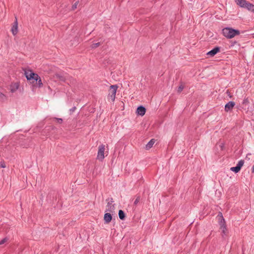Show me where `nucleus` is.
I'll use <instances>...</instances> for the list:
<instances>
[{
    "instance_id": "nucleus-5",
    "label": "nucleus",
    "mask_w": 254,
    "mask_h": 254,
    "mask_svg": "<svg viewBox=\"0 0 254 254\" xmlns=\"http://www.w3.org/2000/svg\"><path fill=\"white\" fill-rule=\"evenodd\" d=\"M24 74L28 80H30L32 79L34 80L36 75H38L37 74L33 72L30 69H28V70L24 69Z\"/></svg>"
},
{
    "instance_id": "nucleus-12",
    "label": "nucleus",
    "mask_w": 254,
    "mask_h": 254,
    "mask_svg": "<svg viewBox=\"0 0 254 254\" xmlns=\"http://www.w3.org/2000/svg\"><path fill=\"white\" fill-rule=\"evenodd\" d=\"M112 219V215L109 213H106L104 214V220L105 223H109Z\"/></svg>"
},
{
    "instance_id": "nucleus-11",
    "label": "nucleus",
    "mask_w": 254,
    "mask_h": 254,
    "mask_svg": "<svg viewBox=\"0 0 254 254\" xmlns=\"http://www.w3.org/2000/svg\"><path fill=\"white\" fill-rule=\"evenodd\" d=\"M146 112L145 108L143 106H139L137 108L136 113L141 116H143Z\"/></svg>"
},
{
    "instance_id": "nucleus-1",
    "label": "nucleus",
    "mask_w": 254,
    "mask_h": 254,
    "mask_svg": "<svg viewBox=\"0 0 254 254\" xmlns=\"http://www.w3.org/2000/svg\"><path fill=\"white\" fill-rule=\"evenodd\" d=\"M217 217L220 225V230L221 231V235L223 239H225L228 235V231L226 227L225 219L221 212L219 213Z\"/></svg>"
},
{
    "instance_id": "nucleus-14",
    "label": "nucleus",
    "mask_w": 254,
    "mask_h": 254,
    "mask_svg": "<svg viewBox=\"0 0 254 254\" xmlns=\"http://www.w3.org/2000/svg\"><path fill=\"white\" fill-rule=\"evenodd\" d=\"M113 201L111 200V202H108L107 205L106 211L112 212L114 210V206L112 204Z\"/></svg>"
},
{
    "instance_id": "nucleus-26",
    "label": "nucleus",
    "mask_w": 254,
    "mask_h": 254,
    "mask_svg": "<svg viewBox=\"0 0 254 254\" xmlns=\"http://www.w3.org/2000/svg\"><path fill=\"white\" fill-rule=\"evenodd\" d=\"M249 103V101L248 98H245L243 100V104H248Z\"/></svg>"
},
{
    "instance_id": "nucleus-20",
    "label": "nucleus",
    "mask_w": 254,
    "mask_h": 254,
    "mask_svg": "<svg viewBox=\"0 0 254 254\" xmlns=\"http://www.w3.org/2000/svg\"><path fill=\"white\" fill-rule=\"evenodd\" d=\"M78 3H79V1H77L72 5V7H71L72 10H74L76 8H77Z\"/></svg>"
},
{
    "instance_id": "nucleus-17",
    "label": "nucleus",
    "mask_w": 254,
    "mask_h": 254,
    "mask_svg": "<svg viewBox=\"0 0 254 254\" xmlns=\"http://www.w3.org/2000/svg\"><path fill=\"white\" fill-rule=\"evenodd\" d=\"M11 91L14 92L19 87V84L18 83H14L11 85Z\"/></svg>"
},
{
    "instance_id": "nucleus-22",
    "label": "nucleus",
    "mask_w": 254,
    "mask_h": 254,
    "mask_svg": "<svg viewBox=\"0 0 254 254\" xmlns=\"http://www.w3.org/2000/svg\"><path fill=\"white\" fill-rule=\"evenodd\" d=\"M140 197L139 196H138L136 197L134 202V204L135 205H136L137 204V203L139 202V201H140Z\"/></svg>"
},
{
    "instance_id": "nucleus-27",
    "label": "nucleus",
    "mask_w": 254,
    "mask_h": 254,
    "mask_svg": "<svg viewBox=\"0 0 254 254\" xmlns=\"http://www.w3.org/2000/svg\"><path fill=\"white\" fill-rule=\"evenodd\" d=\"M0 167H1V168H5V167H6V166H5V163H4V162H2V161H1V162H0Z\"/></svg>"
},
{
    "instance_id": "nucleus-10",
    "label": "nucleus",
    "mask_w": 254,
    "mask_h": 254,
    "mask_svg": "<svg viewBox=\"0 0 254 254\" xmlns=\"http://www.w3.org/2000/svg\"><path fill=\"white\" fill-rule=\"evenodd\" d=\"M235 1L238 6L243 8L248 2L246 0H235Z\"/></svg>"
},
{
    "instance_id": "nucleus-6",
    "label": "nucleus",
    "mask_w": 254,
    "mask_h": 254,
    "mask_svg": "<svg viewBox=\"0 0 254 254\" xmlns=\"http://www.w3.org/2000/svg\"><path fill=\"white\" fill-rule=\"evenodd\" d=\"M244 164V161L243 160H241L238 162L237 166L236 167H231L230 168V170L235 173H237L240 171L241 168L243 166Z\"/></svg>"
},
{
    "instance_id": "nucleus-2",
    "label": "nucleus",
    "mask_w": 254,
    "mask_h": 254,
    "mask_svg": "<svg viewBox=\"0 0 254 254\" xmlns=\"http://www.w3.org/2000/svg\"><path fill=\"white\" fill-rule=\"evenodd\" d=\"M223 35L227 38L231 39L236 35L240 34V31L238 30H235L231 28L226 27L222 30Z\"/></svg>"
},
{
    "instance_id": "nucleus-19",
    "label": "nucleus",
    "mask_w": 254,
    "mask_h": 254,
    "mask_svg": "<svg viewBox=\"0 0 254 254\" xmlns=\"http://www.w3.org/2000/svg\"><path fill=\"white\" fill-rule=\"evenodd\" d=\"M100 45H101V44H100V42L96 43H94V44L91 45V47L92 49L96 48L98 47L99 46H100Z\"/></svg>"
},
{
    "instance_id": "nucleus-29",
    "label": "nucleus",
    "mask_w": 254,
    "mask_h": 254,
    "mask_svg": "<svg viewBox=\"0 0 254 254\" xmlns=\"http://www.w3.org/2000/svg\"><path fill=\"white\" fill-rule=\"evenodd\" d=\"M252 173H254V164L252 168Z\"/></svg>"
},
{
    "instance_id": "nucleus-15",
    "label": "nucleus",
    "mask_w": 254,
    "mask_h": 254,
    "mask_svg": "<svg viewBox=\"0 0 254 254\" xmlns=\"http://www.w3.org/2000/svg\"><path fill=\"white\" fill-rule=\"evenodd\" d=\"M34 80L37 82L36 83L37 84L38 86L39 87H41L43 86V83L42 82L41 78L40 77V76L38 75H36Z\"/></svg>"
},
{
    "instance_id": "nucleus-30",
    "label": "nucleus",
    "mask_w": 254,
    "mask_h": 254,
    "mask_svg": "<svg viewBox=\"0 0 254 254\" xmlns=\"http://www.w3.org/2000/svg\"><path fill=\"white\" fill-rule=\"evenodd\" d=\"M4 97V95L0 92V98H2Z\"/></svg>"
},
{
    "instance_id": "nucleus-21",
    "label": "nucleus",
    "mask_w": 254,
    "mask_h": 254,
    "mask_svg": "<svg viewBox=\"0 0 254 254\" xmlns=\"http://www.w3.org/2000/svg\"><path fill=\"white\" fill-rule=\"evenodd\" d=\"M184 88V86L183 85H181L178 87V90H177V92L178 93H181L183 91Z\"/></svg>"
},
{
    "instance_id": "nucleus-16",
    "label": "nucleus",
    "mask_w": 254,
    "mask_h": 254,
    "mask_svg": "<svg viewBox=\"0 0 254 254\" xmlns=\"http://www.w3.org/2000/svg\"><path fill=\"white\" fill-rule=\"evenodd\" d=\"M154 143H155V140L154 139L150 140L149 141V142L146 145V147H145L146 149L148 150V149H150L152 147V146Z\"/></svg>"
},
{
    "instance_id": "nucleus-18",
    "label": "nucleus",
    "mask_w": 254,
    "mask_h": 254,
    "mask_svg": "<svg viewBox=\"0 0 254 254\" xmlns=\"http://www.w3.org/2000/svg\"><path fill=\"white\" fill-rule=\"evenodd\" d=\"M119 217L121 220H124L125 218V214L122 210H120L119 211Z\"/></svg>"
},
{
    "instance_id": "nucleus-13",
    "label": "nucleus",
    "mask_w": 254,
    "mask_h": 254,
    "mask_svg": "<svg viewBox=\"0 0 254 254\" xmlns=\"http://www.w3.org/2000/svg\"><path fill=\"white\" fill-rule=\"evenodd\" d=\"M244 8L247 9L250 11H251L254 13V5L248 1L247 5H245Z\"/></svg>"
},
{
    "instance_id": "nucleus-28",
    "label": "nucleus",
    "mask_w": 254,
    "mask_h": 254,
    "mask_svg": "<svg viewBox=\"0 0 254 254\" xmlns=\"http://www.w3.org/2000/svg\"><path fill=\"white\" fill-rule=\"evenodd\" d=\"M76 108L74 107H73L72 108H71L70 111L71 112H73L75 110Z\"/></svg>"
},
{
    "instance_id": "nucleus-24",
    "label": "nucleus",
    "mask_w": 254,
    "mask_h": 254,
    "mask_svg": "<svg viewBox=\"0 0 254 254\" xmlns=\"http://www.w3.org/2000/svg\"><path fill=\"white\" fill-rule=\"evenodd\" d=\"M54 119L56 120L60 124H61L63 123V119L61 118H54Z\"/></svg>"
},
{
    "instance_id": "nucleus-7",
    "label": "nucleus",
    "mask_w": 254,
    "mask_h": 254,
    "mask_svg": "<svg viewBox=\"0 0 254 254\" xmlns=\"http://www.w3.org/2000/svg\"><path fill=\"white\" fill-rule=\"evenodd\" d=\"M11 31L14 36L18 33V22L16 17H15V21L12 24Z\"/></svg>"
},
{
    "instance_id": "nucleus-23",
    "label": "nucleus",
    "mask_w": 254,
    "mask_h": 254,
    "mask_svg": "<svg viewBox=\"0 0 254 254\" xmlns=\"http://www.w3.org/2000/svg\"><path fill=\"white\" fill-rule=\"evenodd\" d=\"M8 241V238L5 237L0 241V245H1Z\"/></svg>"
},
{
    "instance_id": "nucleus-3",
    "label": "nucleus",
    "mask_w": 254,
    "mask_h": 254,
    "mask_svg": "<svg viewBox=\"0 0 254 254\" xmlns=\"http://www.w3.org/2000/svg\"><path fill=\"white\" fill-rule=\"evenodd\" d=\"M105 145L101 144L98 147V151L97 153V159L102 161L105 158L104 152H105Z\"/></svg>"
},
{
    "instance_id": "nucleus-9",
    "label": "nucleus",
    "mask_w": 254,
    "mask_h": 254,
    "mask_svg": "<svg viewBox=\"0 0 254 254\" xmlns=\"http://www.w3.org/2000/svg\"><path fill=\"white\" fill-rule=\"evenodd\" d=\"M219 51H220V48L218 47H216L214 48L213 49H212V50L207 52L206 55L208 56L212 57L214 55H215L217 53H218Z\"/></svg>"
},
{
    "instance_id": "nucleus-25",
    "label": "nucleus",
    "mask_w": 254,
    "mask_h": 254,
    "mask_svg": "<svg viewBox=\"0 0 254 254\" xmlns=\"http://www.w3.org/2000/svg\"><path fill=\"white\" fill-rule=\"evenodd\" d=\"M57 76L58 78H59V79L60 80H62V81H64L65 80V78L63 76H61V75H57Z\"/></svg>"
},
{
    "instance_id": "nucleus-8",
    "label": "nucleus",
    "mask_w": 254,
    "mask_h": 254,
    "mask_svg": "<svg viewBox=\"0 0 254 254\" xmlns=\"http://www.w3.org/2000/svg\"><path fill=\"white\" fill-rule=\"evenodd\" d=\"M235 105V103L234 102L230 101L228 103L225 105V111L226 112H228L233 109L234 106Z\"/></svg>"
},
{
    "instance_id": "nucleus-4",
    "label": "nucleus",
    "mask_w": 254,
    "mask_h": 254,
    "mask_svg": "<svg viewBox=\"0 0 254 254\" xmlns=\"http://www.w3.org/2000/svg\"><path fill=\"white\" fill-rule=\"evenodd\" d=\"M118 88V86L116 85H111L110 86V89L109 90V96L111 98V100L114 101L115 99L116 94L117 92V90Z\"/></svg>"
}]
</instances>
